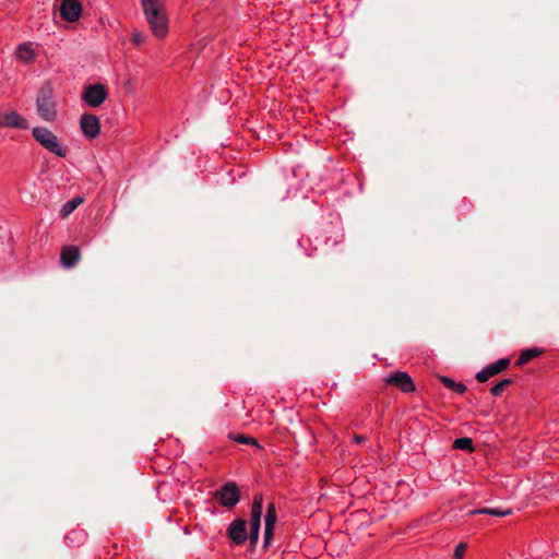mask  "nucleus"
<instances>
[{"label": "nucleus", "instance_id": "1", "mask_svg": "<svg viewBox=\"0 0 559 559\" xmlns=\"http://www.w3.org/2000/svg\"><path fill=\"white\" fill-rule=\"evenodd\" d=\"M141 5L146 17V21L151 27L152 33L156 37H165L168 27L167 19L165 15V7L162 0H140Z\"/></svg>", "mask_w": 559, "mask_h": 559}, {"label": "nucleus", "instance_id": "2", "mask_svg": "<svg viewBox=\"0 0 559 559\" xmlns=\"http://www.w3.org/2000/svg\"><path fill=\"white\" fill-rule=\"evenodd\" d=\"M36 111L45 121H55L57 118V103L53 97V88L48 81L37 92Z\"/></svg>", "mask_w": 559, "mask_h": 559}, {"label": "nucleus", "instance_id": "3", "mask_svg": "<svg viewBox=\"0 0 559 559\" xmlns=\"http://www.w3.org/2000/svg\"><path fill=\"white\" fill-rule=\"evenodd\" d=\"M34 139L47 151L59 157H66L68 150L60 144L57 135L44 127H35L32 130Z\"/></svg>", "mask_w": 559, "mask_h": 559}, {"label": "nucleus", "instance_id": "4", "mask_svg": "<svg viewBox=\"0 0 559 559\" xmlns=\"http://www.w3.org/2000/svg\"><path fill=\"white\" fill-rule=\"evenodd\" d=\"M214 497L226 508L235 507L240 500V491L236 483L228 481L215 491Z\"/></svg>", "mask_w": 559, "mask_h": 559}, {"label": "nucleus", "instance_id": "5", "mask_svg": "<svg viewBox=\"0 0 559 559\" xmlns=\"http://www.w3.org/2000/svg\"><path fill=\"white\" fill-rule=\"evenodd\" d=\"M107 97V91L103 84H92L85 87L82 99L92 107H99Z\"/></svg>", "mask_w": 559, "mask_h": 559}, {"label": "nucleus", "instance_id": "6", "mask_svg": "<svg viewBox=\"0 0 559 559\" xmlns=\"http://www.w3.org/2000/svg\"><path fill=\"white\" fill-rule=\"evenodd\" d=\"M385 382L399 388L404 393H409L415 391V385L407 372L404 371H395L392 372L386 379Z\"/></svg>", "mask_w": 559, "mask_h": 559}, {"label": "nucleus", "instance_id": "7", "mask_svg": "<svg viewBox=\"0 0 559 559\" xmlns=\"http://www.w3.org/2000/svg\"><path fill=\"white\" fill-rule=\"evenodd\" d=\"M60 16L67 22H75L82 14V5L78 0H63L59 7Z\"/></svg>", "mask_w": 559, "mask_h": 559}, {"label": "nucleus", "instance_id": "8", "mask_svg": "<svg viewBox=\"0 0 559 559\" xmlns=\"http://www.w3.org/2000/svg\"><path fill=\"white\" fill-rule=\"evenodd\" d=\"M227 535L236 545H242L248 538L246 520H234L228 526Z\"/></svg>", "mask_w": 559, "mask_h": 559}, {"label": "nucleus", "instance_id": "9", "mask_svg": "<svg viewBox=\"0 0 559 559\" xmlns=\"http://www.w3.org/2000/svg\"><path fill=\"white\" fill-rule=\"evenodd\" d=\"M80 126L85 136L95 139L100 131V123L97 116L84 114L80 119Z\"/></svg>", "mask_w": 559, "mask_h": 559}, {"label": "nucleus", "instance_id": "10", "mask_svg": "<svg viewBox=\"0 0 559 559\" xmlns=\"http://www.w3.org/2000/svg\"><path fill=\"white\" fill-rule=\"evenodd\" d=\"M277 521V514L274 503H269L265 514V530H264V547H267L273 538L274 527Z\"/></svg>", "mask_w": 559, "mask_h": 559}, {"label": "nucleus", "instance_id": "11", "mask_svg": "<svg viewBox=\"0 0 559 559\" xmlns=\"http://www.w3.org/2000/svg\"><path fill=\"white\" fill-rule=\"evenodd\" d=\"M0 127H11L17 129H27L28 122L16 111H11L0 116Z\"/></svg>", "mask_w": 559, "mask_h": 559}, {"label": "nucleus", "instance_id": "12", "mask_svg": "<svg viewBox=\"0 0 559 559\" xmlns=\"http://www.w3.org/2000/svg\"><path fill=\"white\" fill-rule=\"evenodd\" d=\"M81 258V252L79 247L75 246H67L61 251V263L64 267L70 269L73 267Z\"/></svg>", "mask_w": 559, "mask_h": 559}, {"label": "nucleus", "instance_id": "13", "mask_svg": "<svg viewBox=\"0 0 559 559\" xmlns=\"http://www.w3.org/2000/svg\"><path fill=\"white\" fill-rule=\"evenodd\" d=\"M263 509V496L261 493H257L253 498V502L251 506V519L250 526H259L261 525V516Z\"/></svg>", "mask_w": 559, "mask_h": 559}, {"label": "nucleus", "instance_id": "14", "mask_svg": "<svg viewBox=\"0 0 559 559\" xmlns=\"http://www.w3.org/2000/svg\"><path fill=\"white\" fill-rule=\"evenodd\" d=\"M469 515H476V514H487V515H493V516H507L512 514V509H499V508H481L472 510L468 512Z\"/></svg>", "mask_w": 559, "mask_h": 559}, {"label": "nucleus", "instance_id": "15", "mask_svg": "<svg viewBox=\"0 0 559 559\" xmlns=\"http://www.w3.org/2000/svg\"><path fill=\"white\" fill-rule=\"evenodd\" d=\"M84 202L83 197H74L67 203H64L60 210L61 217H68L75 209H78Z\"/></svg>", "mask_w": 559, "mask_h": 559}, {"label": "nucleus", "instance_id": "16", "mask_svg": "<svg viewBox=\"0 0 559 559\" xmlns=\"http://www.w3.org/2000/svg\"><path fill=\"white\" fill-rule=\"evenodd\" d=\"M542 353H543V349H539L536 347L524 349L521 353L519 359L516 360V365L523 366V365L527 364L528 361H531L532 359L542 355Z\"/></svg>", "mask_w": 559, "mask_h": 559}, {"label": "nucleus", "instance_id": "17", "mask_svg": "<svg viewBox=\"0 0 559 559\" xmlns=\"http://www.w3.org/2000/svg\"><path fill=\"white\" fill-rule=\"evenodd\" d=\"M509 365H510L509 358H501V359L497 360L496 362L487 366L488 373H490L491 377H493V376L500 373L501 371L506 370L509 367Z\"/></svg>", "mask_w": 559, "mask_h": 559}, {"label": "nucleus", "instance_id": "18", "mask_svg": "<svg viewBox=\"0 0 559 559\" xmlns=\"http://www.w3.org/2000/svg\"><path fill=\"white\" fill-rule=\"evenodd\" d=\"M16 56L23 61H31L34 58V51L28 44H21L16 49Z\"/></svg>", "mask_w": 559, "mask_h": 559}, {"label": "nucleus", "instance_id": "19", "mask_svg": "<svg viewBox=\"0 0 559 559\" xmlns=\"http://www.w3.org/2000/svg\"><path fill=\"white\" fill-rule=\"evenodd\" d=\"M440 381L443 383L445 388L453 390L460 394L466 391V386L463 383H456L454 380L448 377L441 376Z\"/></svg>", "mask_w": 559, "mask_h": 559}, {"label": "nucleus", "instance_id": "20", "mask_svg": "<svg viewBox=\"0 0 559 559\" xmlns=\"http://www.w3.org/2000/svg\"><path fill=\"white\" fill-rule=\"evenodd\" d=\"M453 448L457 450H464L472 452L474 451L473 441L471 438L464 437L459 438L453 442Z\"/></svg>", "mask_w": 559, "mask_h": 559}, {"label": "nucleus", "instance_id": "21", "mask_svg": "<svg viewBox=\"0 0 559 559\" xmlns=\"http://www.w3.org/2000/svg\"><path fill=\"white\" fill-rule=\"evenodd\" d=\"M511 384H512L511 379H503L491 388V394L495 396H500L503 393V391Z\"/></svg>", "mask_w": 559, "mask_h": 559}, {"label": "nucleus", "instance_id": "22", "mask_svg": "<svg viewBox=\"0 0 559 559\" xmlns=\"http://www.w3.org/2000/svg\"><path fill=\"white\" fill-rule=\"evenodd\" d=\"M233 439L236 442H239V443L251 444V445H254L257 448H260V444L258 443V441L254 438L250 437V436L237 435V436L233 437Z\"/></svg>", "mask_w": 559, "mask_h": 559}, {"label": "nucleus", "instance_id": "23", "mask_svg": "<svg viewBox=\"0 0 559 559\" xmlns=\"http://www.w3.org/2000/svg\"><path fill=\"white\" fill-rule=\"evenodd\" d=\"M260 527L250 526L249 540L251 548H254L259 540Z\"/></svg>", "mask_w": 559, "mask_h": 559}, {"label": "nucleus", "instance_id": "24", "mask_svg": "<svg viewBox=\"0 0 559 559\" xmlns=\"http://www.w3.org/2000/svg\"><path fill=\"white\" fill-rule=\"evenodd\" d=\"M466 547H467L466 544L460 543L454 549L453 558L462 559L465 554Z\"/></svg>", "mask_w": 559, "mask_h": 559}, {"label": "nucleus", "instance_id": "25", "mask_svg": "<svg viewBox=\"0 0 559 559\" xmlns=\"http://www.w3.org/2000/svg\"><path fill=\"white\" fill-rule=\"evenodd\" d=\"M132 43L136 46L141 45L145 40V35L142 32L134 31L132 33Z\"/></svg>", "mask_w": 559, "mask_h": 559}, {"label": "nucleus", "instance_id": "26", "mask_svg": "<svg viewBox=\"0 0 559 559\" xmlns=\"http://www.w3.org/2000/svg\"><path fill=\"white\" fill-rule=\"evenodd\" d=\"M491 378V374L488 373V368L485 367L483 370H480L479 372H477L476 374V379L479 381V382H486L488 379Z\"/></svg>", "mask_w": 559, "mask_h": 559}, {"label": "nucleus", "instance_id": "27", "mask_svg": "<svg viewBox=\"0 0 559 559\" xmlns=\"http://www.w3.org/2000/svg\"><path fill=\"white\" fill-rule=\"evenodd\" d=\"M366 440V437L364 436H355V441L358 443H361Z\"/></svg>", "mask_w": 559, "mask_h": 559}]
</instances>
